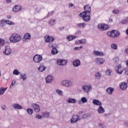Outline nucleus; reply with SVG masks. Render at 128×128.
Returning a JSON list of instances; mask_svg holds the SVG:
<instances>
[{
  "mask_svg": "<svg viewBox=\"0 0 128 128\" xmlns=\"http://www.w3.org/2000/svg\"><path fill=\"white\" fill-rule=\"evenodd\" d=\"M84 12H82V13L88 14H90V12H92V8H90V5L87 4L84 6Z\"/></svg>",
  "mask_w": 128,
  "mask_h": 128,
  "instance_id": "nucleus-7",
  "label": "nucleus"
},
{
  "mask_svg": "<svg viewBox=\"0 0 128 128\" xmlns=\"http://www.w3.org/2000/svg\"><path fill=\"white\" fill-rule=\"evenodd\" d=\"M12 106L16 110H22V107L18 104H14Z\"/></svg>",
  "mask_w": 128,
  "mask_h": 128,
  "instance_id": "nucleus-16",
  "label": "nucleus"
},
{
  "mask_svg": "<svg viewBox=\"0 0 128 128\" xmlns=\"http://www.w3.org/2000/svg\"><path fill=\"white\" fill-rule=\"evenodd\" d=\"M106 76H110V74H112V72H110V70H106Z\"/></svg>",
  "mask_w": 128,
  "mask_h": 128,
  "instance_id": "nucleus-42",
  "label": "nucleus"
},
{
  "mask_svg": "<svg viewBox=\"0 0 128 128\" xmlns=\"http://www.w3.org/2000/svg\"><path fill=\"white\" fill-rule=\"evenodd\" d=\"M6 2L8 4H10V2H12V0H6Z\"/></svg>",
  "mask_w": 128,
  "mask_h": 128,
  "instance_id": "nucleus-63",
  "label": "nucleus"
},
{
  "mask_svg": "<svg viewBox=\"0 0 128 128\" xmlns=\"http://www.w3.org/2000/svg\"><path fill=\"white\" fill-rule=\"evenodd\" d=\"M16 80H12V83L10 85V88H12V86L16 84Z\"/></svg>",
  "mask_w": 128,
  "mask_h": 128,
  "instance_id": "nucleus-35",
  "label": "nucleus"
},
{
  "mask_svg": "<svg viewBox=\"0 0 128 128\" xmlns=\"http://www.w3.org/2000/svg\"><path fill=\"white\" fill-rule=\"evenodd\" d=\"M6 22V20H2L1 21H0V26H2V24H4Z\"/></svg>",
  "mask_w": 128,
  "mask_h": 128,
  "instance_id": "nucleus-53",
  "label": "nucleus"
},
{
  "mask_svg": "<svg viewBox=\"0 0 128 128\" xmlns=\"http://www.w3.org/2000/svg\"><path fill=\"white\" fill-rule=\"evenodd\" d=\"M8 88H4V87H1L0 88V96L4 94V92Z\"/></svg>",
  "mask_w": 128,
  "mask_h": 128,
  "instance_id": "nucleus-26",
  "label": "nucleus"
},
{
  "mask_svg": "<svg viewBox=\"0 0 128 128\" xmlns=\"http://www.w3.org/2000/svg\"><path fill=\"white\" fill-rule=\"evenodd\" d=\"M4 54H6V56H8L9 54H12V49H10V48L8 46H6L5 48V50L4 52Z\"/></svg>",
  "mask_w": 128,
  "mask_h": 128,
  "instance_id": "nucleus-12",
  "label": "nucleus"
},
{
  "mask_svg": "<svg viewBox=\"0 0 128 128\" xmlns=\"http://www.w3.org/2000/svg\"><path fill=\"white\" fill-rule=\"evenodd\" d=\"M125 74H126V76H128V70H125Z\"/></svg>",
  "mask_w": 128,
  "mask_h": 128,
  "instance_id": "nucleus-59",
  "label": "nucleus"
},
{
  "mask_svg": "<svg viewBox=\"0 0 128 128\" xmlns=\"http://www.w3.org/2000/svg\"><path fill=\"white\" fill-rule=\"evenodd\" d=\"M44 116L45 118H48L50 116V113L48 112H45L44 114Z\"/></svg>",
  "mask_w": 128,
  "mask_h": 128,
  "instance_id": "nucleus-47",
  "label": "nucleus"
},
{
  "mask_svg": "<svg viewBox=\"0 0 128 128\" xmlns=\"http://www.w3.org/2000/svg\"><path fill=\"white\" fill-rule=\"evenodd\" d=\"M72 64L74 66L78 68L80 66V60L78 59H76L73 61Z\"/></svg>",
  "mask_w": 128,
  "mask_h": 128,
  "instance_id": "nucleus-14",
  "label": "nucleus"
},
{
  "mask_svg": "<svg viewBox=\"0 0 128 128\" xmlns=\"http://www.w3.org/2000/svg\"><path fill=\"white\" fill-rule=\"evenodd\" d=\"M22 38H20V36L18 34H12L10 38V42H12V44H16V42H20Z\"/></svg>",
  "mask_w": 128,
  "mask_h": 128,
  "instance_id": "nucleus-1",
  "label": "nucleus"
},
{
  "mask_svg": "<svg viewBox=\"0 0 128 128\" xmlns=\"http://www.w3.org/2000/svg\"><path fill=\"white\" fill-rule=\"evenodd\" d=\"M32 108H34V112H40V105L36 104H32Z\"/></svg>",
  "mask_w": 128,
  "mask_h": 128,
  "instance_id": "nucleus-9",
  "label": "nucleus"
},
{
  "mask_svg": "<svg viewBox=\"0 0 128 128\" xmlns=\"http://www.w3.org/2000/svg\"><path fill=\"white\" fill-rule=\"evenodd\" d=\"M30 34L27 33L24 35V40H30Z\"/></svg>",
  "mask_w": 128,
  "mask_h": 128,
  "instance_id": "nucleus-27",
  "label": "nucleus"
},
{
  "mask_svg": "<svg viewBox=\"0 0 128 128\" xmlns=\"http://www.w3.org/2000/svg\"><path fill=\"white\" fill-rule=\"evenodd\" d=\"M56 62H57V64H58V66H62V59L58 60L56 61Z\"/></svg>",
  "mask_w": 128,
  "mask_h": 128,
  "instance_id": "nucleus-37",
  "label": "nucleus"
},
{
  "mask_svg": "<svg viewBox=\"0 0 128 128\" xmlns=\"http://www.w3.org/2000/svg\"><path fill=\"white\" fill-rule=\"evenodd\" d=\"M98 30H102L103 28V24H98Z\"/></svg>",
  "mask_w": 128,
  "mask_h": 128,
  "instance_id": "nucleus-43",
  "label": "nucleus"
},
{
  "mask_svg": "<svg viewBox=\"0 0 128 128\" xmlns=\"http://www.w3.org/2000/svg\"><path fill=\"white\" fill-rule=\"evenodd\" d=\"M80 118H81V120L82 118H88V114H84L83 115V116H80Z\"/></svg>",
  "mask_w": 128,
  "mask_h": 128,
  "instance_id": "nucleus-39",
  "label": "nucleus"
},
{
  "mask_svg": "<svg viewBox=\"0 0 128 128\" xmlns=\"http://www.w3.org/2000/svg\"><path fill=\"white\" fill-rule=\"evenodd\" d=\"M45 42H50V36H45Z\"/></svg>",
  "mask_w": 128,
  "mask_h": 128,
  "instance_id": "nucleus-46",
  "label": "nucleus"
},
{
  "mask_svg": "<svg viewBox=\"0 0 128 128\" xmlns=\"http://www.w3.org/2000/svg\"><path fill=\"white\" fill-rule=\"evenodd\" d=\"M106 92L108 94H112L114 92V88L109 87L106 89Z\"/></svg>",
  "mask_w": 128,
  "mask_h": 128,
  "instance_id": "nucleus-18",
  "label": "nucleus"
},
{
  "mask_svg": "<svg viewBox=\"0 0 128 128\" xmlns=\"http://www.w3.org/2000/svg\"><path fill=\"white\" fill-rule=\"evenodd\" d=\"M120 23L122 24H126L124 22V20H122L121 21Z\"/></svg>",
  "mask_w": 128,
  "mask_h": 128,
  "instance_id": "nucleus-61",
  "label": "nucleus"
},
{
  "mask_svg": "<svg viewBox=\"0 0 128 128\" xmlns=\"http://www.w3.org/2000/svg\"><path fill=\"white\" fill-rule=\"evenodd\" d=\"M115 70L116 74H122V72L124 70V69L122 68V65L119 64L116 68Z\"/></svg>",
  "mask_w": 128,
  "mask_h": 128,
  "instance_id": "nucleus-8",
  "label": "nucleus"
},
{
  "mask_svg": "<svg viewBox=\"0 0 128 128\" xmlns=\"http://www.w3.org/2000/svg\"><path fill=\"white\" fill-rule=\"evenodd\" d=\"M20 78L22 80H26L28 78V76L26 74H20Z\"/></svg>",
  "mask_w": 128,
  "mask_h": 128,
  "instance_id": "nucleus-22",
  "label": "nucleus"
},
{
  "mask_svg": "<svg viewBox=\"0 0 128 128\" xmlns=\"http://www.w3.org/2000/svg\"><path fill=\"white\" fill-rule=\"evenodd\" d=\"M101 78L102 74L99 72H96V74H95V78H96V80H100Z\"/></svg>",
  "mask_w": 128,
  "mask_h": 128,
  "instance_id": "nucleus-24",
  "label": "nucleus"
},
{
  "mask_svg": "<svg viewBox=\"0 0 128 128\" xmlns=\"http://www.w3.org/2000/svg\"><path fill=\"white\" fill-rule=\"evenodd\" d=\"M95 62L96 64H104V60L102 58H96Z\"/></svg>",
  "mask_w": 128,
  "mask_h": 128,
  "instance_id": "nucleus-15",
  "label": "nucleus"
},
{
  "mask_svg": "<svg viewBox=\"0 0 128 128\" xmlns=\"http://www.w3.org/2000/svg\"><path fill=\"white\" fill-rule=\"evenodd\" d=\"M98 114H104V109L102 106H100L98 109Z\"/></svg>",
  "mask_w": 128,
  "mask_h": 128,
  "instance_id": "nucleus-23",
  "label": "nucleus"
},
{
  "mask_svg": "<svg viewBox=\"0 0 128 128\" xmlns=\"http://www.w3.org/2000/svg\"><path fill=\"white\" fill-rule=\"evenodd\" d=\"M4 40L2 38H0V46H4Z\"/></svg>",
  "mask_w": 128,
  "mask_h": 128,
  "instance_id": "nucleus-45",
  "label": "nucleus"
},
{
  "mask_svg": "<svg viewBox=\"0 0 128 128\" xmlns=\"http://www.w3.org/2000/svg\"><path fill=\"white\" fill-rule=\"evenodd\" d=\"M5 22L8 24H12V25L14 24V23H12V22L10 20H5Z\"/></svg>",
  "mask_w": 128,
  "mask_h": 128,
  "instance_id": "nucleus-44",
  "label": "nucleus"
},
{
  "mask_svg": "<svg viewBox=\"0 0 128 128\" xmlns=\"http://www.w3.org/2000/svg\"><path fill=\"white\" fill-rule=\"evenodd\" d=\"M49 38H50L49 42H54V37L49 36Z\"/></svg>",
  "mask_w": 128,
  "mask_h": 128,
  "instance_id": "nucleus-51",
  "label": "nucleus"
},
{
  "mask_svg": "<svg viewBox=\"0 0 128 128\" xmlns=\"http://www.w3.org/2000/svg\"><path fill=\"white\" fill-rule=\"evenodd\" d=\"M60 84L66 88H72L74 86V82L68 80H63L61 82Z\"/></svg>",
  "mask_w": 128,
  "mask_h": 128,
  "instance_id": "nucleus-2",
  "label": "nucleus"
},
{
  "mask_svg": "<svg viewBox=\"0 0 128 128\" xmlns=\"http://www.w3.org/2000/svg\"><path fill=\"white\" fill-rule=\"evenodd\" d=\"M76 28H84L86 27V24L85 23H79L76 24Z\"/></svg>",
  "mask_w": 128,
  "mask_h": 128,
  "instance_id": "nucleus-20",
  "label": "nucleus"
},
{
  "mask_svg": "<svg viewBox=\"0 0 128 128\" xmlns=\"http://www.w3.org/2000/svg\"><path fill=\"white\" fill-rule=\"evenodd\" d=\"M81 102L84 104L88 102V100H86V98L83 97L81 98Z\"/></svg>",
  "mask_w": 128,
  "mask_h": 128,
  "instance_id": "nucleus-38",
  "label": "nucleus"
},
{
  "mask_svg": "<svg viewBox=\"0 0 128 128\" xmlns=\"http://www.w3.org/2000/svg\"><path fill=\"white\" fill-rule=\"evenodd\" d=\"M124 124L126 126H128V122H125Z\"/></svg>",
  "mask_w": 128,
  "mask_h": 128,
  "instance_id": "nucleus-64",
  "label": "nucleus"
},
{
  "mask_svg": "<svg viewBox=\"0 0 128 128\" xmlns=\"http://www.w3.org/2000/svg\"><path fill=\"white\" fill-rule=\"evenodd\" d=\"M13 74H15V76H18V74H20V73L18 70H14L13 71Z\"/></svg>",
  "mask_w": 128,
  "mask_h": 128,
  "instance_id": "nucleus-33",
  "label": "nucleus"
},
{
  "mask_svg": "<svg viewBox=\"0 0 128 128\" xmlns=\"http://www.w3.org/2000/svg\"><path fill=\"white\" fill-rule=\"evenodd\" d=\"M46 67L41 66L38 68V70L39 72H44V70H46Z\"/></svg>",
  "mask_w": 128,
  "mask_h": 128,
  "instance_id": "nucleus-29",
  "label": "nucleus"
},
{
  "mask_svg": "<svg viewBox=\"0 0 128 128\" xmlns=\"http://www.w3.org/2000/svg\"><path fill=\"white\" fill-rule=\"evenodd\" d=\"M82 34V32L80 30H78L76 32V34L80 35Z\"/></svg>",
  "mask_w": 128,
  "mask_h": 128,
  "instance_id": "nucleus-56",
  "label": "nucleus"
},
{
  "mask_svg": "<svg viewBox=\"0 0 128 128\" xmlns=\"http://www.w3.org/2000/svg\"><path fill=\"white\" fill-rule=\"evenodd\" d=\"M80 42L81 44H86V39L80 40Z\"/></svg>",
  "mask_w": 128,
  "mask_h": 128,
  "instance_id": "nucleus-49",
  "label": "nucleus"
},
{
  "mask_svg": "<svg viewBox=\"0 0 128 128\" xmlns=\"http://www.w3.org/2000/svg\"><path fill=\"white\" fill-rule=\"evenodd\" d=\"M80 18H82L84 22H90V14L86 13H80L79 14Z\"/></svg>",
  "mask_w": 128,
  "mask_h": 128,
  "instance_id": "nucleus-4",
  "label": "nucleus"
},
{
  "mask_svg": "<svg viewBox=\"0 0 128 128\" xmlns=\"http://www.w3.org/2000/svg\"><path fill=\"white\" fill-rule=\"evenodd\" d=\"M1 108H2V110H6V105H2L1 106Z\"/></svg>",
  "mask_w": 128,
  "mask_h": 128,
  "instance_id": "nucleus-54",
  "label": "nucleus"
},
{
  "mask_svg": "<svg viewBox=\"0 0 128 128\" xmlns=\"http://www.w3.org/2000/svg\"><path fill=\"white\" fill-rule=\"evenodd\" d=\"M67 102H68V104H76V100L74 98H69V100H67Z\"/></svg>",
  "mask_w": 128,
  "mask_h": 128,
  "instance_id": "nucleus-25",
  "label": "nucleus"
},
{
  "mask_svg": "<svg viewBox=\"0 0 128 128\" xmlns=\"http://www.w3.org/2000/svg\"><path fill=\"white\" fill-rule=\"evenodd\" d=\"M81 118L80 116L75 115L73 116L72 118L70 119L71 124H76L78 120H80Z\"/></svg>",
  "mask_w": 128,
  "mask_h": 128,
  "instance_id": "nucleus-6",
  "label": "nucleus"
},
{
  "mask_svg": "<svg viewBox=\"0 0 128 128\" xmlns=\"http://www.w3.org/2000/svg\"><path fill=\"white\" fill-rule=\"evenodd\" d=\"M52 54H58V50L56 48H53L52 50Z\"/></svg>",
  "mask_w": 128,
  "mask_h": 128,
  "instance_id": "nucleus-30",
  "label": "nucleus"
},
{
  "mask_svg": "<svg viewBox=\"0 0 128 128\" xmlns=\"http://www.w3.org/2000/svg\"><path fill=\"white\" fill-rule=\"evenodd\" d=\"M107 34L111 38H118V36H120V32L117 30H112L110 32H108Z\"/></svg>",
  "mask_w": 128,
  "mask_h": 128,
  "instance_id": "nucleus-3",
  "label": "nucleus"
},
{
  "mask_svg": "<svg viewBox=\"0 0 128 128\" xmlns=\"http://www.w3.org/2000/svg\"><path fill=\"white\" fill-rule=\"evenodd\" d=\"M124 52L126 54H128V48H126L124 50Z\"/></svg>",
  "mask_w": 128,
  "mask_h": 128,
  "instance_id": "nucleus-60",
  "label": "nucleus"
},
{
  "mask_svg": "<svg viewBox=\"0 0 128 128\" xmlns=\"http://www.w3.org/2000/svg\"><path fill=\"white\" fill-rule=\"evenodd\" d=\"M82 90L84 92H88L92 88H90V85H84L82 86Z\"/></svg>",
  "mask_w": 128,
  "mask_h": 128,
  "instance_id": "nucleus-13",
  "label": "nucleus"
},
{
  "mask_svg": "<svg viewBox=\"0 0 128 128\" xmlns=\"http://www.w3.org/2000/svg\"><path fill=\"white\" fill-rule=\"evenodd\" d=\"M48 24L50 26H52L56 24V20H51L48 22Z\"/></svg>",
  "mask_w": 128,
  "mask_h": 128,
  "instance_id": "nucleus-28",
  "label": "nucleus"
},
{
  "mask_svg": "<svg viewBox=\"0 0 128 128\" xmlns=\"http://www.w3.org/2000/svg\"><path fill=\"white\" fill-rule=\"evenodd\" d=\"M94 54H96V56H104V52H100L96 50H94Z\"/></svg>",
  "mask_w": 128,
  "mask_h": 128,
  "instance_id": "nucleus-21",
  "label": "nucleus"
},
{
  "mask_svg": "<svg viewBox=\"0 0 128 128\" xmlns=\"http://www.w3.org/2000/svg\"><path fill=\"white\" fill-rule=\"evenodd\" d=\"M27 112L29 114H32L34 112V110H32V108H28L27 109Z\"/></svg>",
  "mask_w": 128,
  "mask_h": 128,
  "instance_id": "nucleus-34",
  "label": "nucleus"
},
{
  "mask_svg": "<svg viewBox=\"0 0 128 128\" xmlns=\"http://www.w3.org/2000/svg\"><path fill=\"white\" fill-rule=\"evenodd\" d=\"M22 7L20 5H16L12 8V11L14 12H18L22 10Z\"/></svg>",
  "mask_w": 128,
  "mask_h": 128,
  "instance_id": "nucleus-11",
  "label": "nucleus"
},
{
  "mask_svg": "<svg viewBox=\"0 0 128 128\" xmlns=\"http://www.w3.org/2000/svg\"><path fill=\"white\" fill-rule=\"evenodd\" d=\"M56 92L58 94H60V96H62V92L60 90H56Z\"/></svg>",
  "mask_w": 128,
  "mask_h": 128,
  "instance_id": "nucleus-48",
  "label": "nucleus"
},
{
  "mask_svg": "<svg viewBox=\"0 0 128 128\" xmlns=\"http://www.w3.org/2000/svg\"><path fill=\"white\" fill-rule=\"evenodd\" d=\"M53 78H54L52 77V76H48L46 78V82L48 84H50V82H52Z\"/></svg>",
  "mask_w": 128,
  "mask_h": 128,
  "instance_id": "nucleus-17",
  "label": "nucleus"
},
{
  "mask_svg": "<svg viewBox=\"0 0 128 128\" xmlns=\"http://www.w3.org/2000/svg\"><path fill=\"white\" fill-rule=\"evenodd\" d=\"M74 36H68L66 37V38L68 40H74Z\"/></svg>",
  "mask_w": 128,
  "mask_h": 128,
  "instance_id": "nucleus-36",
  "label": "nucleus"
},
{
  "mask_svg": "<svg viewBox=\"0 0 128 128\" xmlns=\"http://www.w3.org/2000/svg\"><path fill=\"white\" fill-rule=\"evenodd\" d=\"M120 88L122 90H126V88H128V83L124 82L120 83Z\"/></svg>",
  "mask_w": 128,
  "mask_h": 128,
  "instance_id": "nucleus-10",
  "label": "nucleus"
},
{
  "mask_svg": "<svg viewBox=\"0 0 128 128\" xmlns=\"http://www.w3.org/2000/svg\"><path fill=\"white\" fill-rule=\"evenodd\" d=\"M111 48L113 50H118V45L115 44H111Z\"/></svg>",
  "mask_w": 128,
  "mask_h": 128,
  "instance_id": "nucleus-32",
  "label": "nucleus"
},
{
  "mask_svg": "<svg viewBox=\"0 0 128 128\" xmlns=\"http://www.w3.org/2000/svg\"><path fill=\"white\" fill-rule=\"evenodd\" d=\"M52 12L48 13V16H52Z\"/></svg>",
  "mask_w": 128,
  "mask_h": 128,
  "instance_id": "nucleus-62",
  "label": "nucleus"
},
{
  "mask_svg": "<svg viewBox=\"0 0 128 128\" xmlns=\"http://www.w3.org/2000/svg\"><path fill=\"white\" fill-rule=\"evenodd\" d=\"M112 12L114 14H120V10H114Z\"/></svg>",
  "mask_w": 128,
  "mask_h": 128,
  "instance_id": "nucleus-40",
  "label": "nucleus"
},
{
  "mask_svg": "<svg viewBox=\"0 0 128 128\" xmlns=\"http://www.w3.org/2000/svg\"><path fill=\"white\" fill-rule=\"evenodd\" d=\"M99 126H100V128H104V124H100V125H99Z\"/></svg>",
  "mask_w": 128,
  "mask_h": 128,
  "instance_id": "nucleus-58",
  "label": "nucleus"
},
{
  "mask_svg": "<svg viewBox=\"0 0 128 128\" xmlns=\"http://www.w3.org/2000/svg\"><path fill=\"white\" fill-rule=\"evenodd\" d=\"M36 118H38V120H40V119H42V116L38 115V114H36Z\"/></svg>",
  "mask_w": 128,
  "mask_h": 128,
  "instance_id": "nucleus-52",
  "label": "nucleus"
},
{
  "mask_svg": "<svg viewBox=\"0 0 128 128\" xmlns=\"http://www.w3.org/2000/svg\"><path fill=\"white\" fill-rule=\"evenodd\" d=\"M92 104L95 106H102V102L96 99L93 100Z\"/></svg>",
  "mask_w": 128,
  "mask_h": 128,
  "instance_id": "nucleus-19",
  "label": "nucleus"
},
{
  "mask_svg": "<svg viewBox=\"0 0 128 128\" xmlns=\"http://www.w3.org/2000/svg\"><path fill=\"white\" fill-rule=\"evenodd\" d=\"M108 28H110V26L106 24H103V28H102V30H108Z\"/></svg>",
  "mask_w": 128,
  "mask_h": 128,
  "instance_id": "nucleus-31",
  "label": "nucleus"
},
{
  "mask_svg": "<svg viewBox=\"0 0 128 128\" xmlns=\"http://www.w3.org/2000/svg\"><path fill=\"white\" fill-rule=\"evenodd\" d=\"M82 46H80V47H74V50H82Z\"/></svg>",
  "mask_w": 128,
  "mask_h": 128,
  "instance_id": "nucleus-50",
  "label": "nucleus"
},
{
  "mask_svg": "<svg viewBox=\"0 0 128 128\" xmlns=\"http://www.w3.org/2000/svg\"><path fill=\"white\" fill-rule=\"evenodd\" d=\"M48 46L49 48H54V44L52 43L50 44Z\"/></svg>",
  "mask_w": 128,
  "mask_h": 128,
  "instance_id": "nucleus-57",
  "label": "nucleus"
},
{
  "mask_svg": "<svg viewBox=\"0 0 128 128\" xmlns=\"http://www.w3.org/2000/svg\"><path fill=\"white\" fill-rule=\"evenodd\" d=\"M62 66H66L68 64V61L66 60H62Z\"/></svg>",
  "mask_w": 128,
  "mask_h": 128,
  "instance_id": "nucleus-41",
  "label": "nucleus"
},
{
  "mask_svg": "<svg viewBox=\"0 0 128 128\" xmlns=\"http://www.w3.org/2000/svg\"><path fill=\"white\" fill-rule=\"evenodd\" d=\"M75 44H82L80 42V40H77L75 42Z\"/></svg>",
  "mask_w": 128,
  "mask_h": 128,
  "instance_id": "nucleus-55",
  "label": "nucleus"
},
{
  "mask_svg": "<svg viewBox=\"0 0 128 128\" xmlns=\"http://www.w3.org/2000/svg\"><path fill=\"white\" fill-rule=\"evenodd\" d=\"M33 60L34 62L36 64H38L39 62H40L42 60V56L38 54H36L34 56Z\"/></svg>",
  "mask_w": 128,
  "mask_h": 128,
  "instance_id": "nucleus-5",
  "label": "nucleus"
}]
</instances>
